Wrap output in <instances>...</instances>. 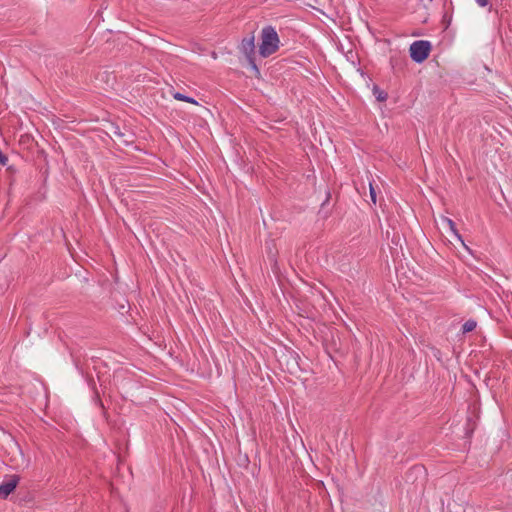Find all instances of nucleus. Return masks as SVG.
I'll return each instance as SVG.
<instances>
[{
  "label": "nucleus",
  "instance_id": "obj_1",
  "mask_svg": "<svg viewBox=\"0 0 512 512\" xmlns=\"http://www.w3.org/2000/svg\"><path fill=\"white\" fill-rule=\"evenodd\" d=\"M279 37L275 29L271 26L263 28L261 33V44L259 53L262 57H268L279 49Z\"/></svg>",
  "mask_w": 512,
  "mask_h": 512
},
{
  "label": "nucleus",
  "instance_id": "obj_10",
  "mask_svg": "<svg viewBox=\"0 0 512 512\" xmlns=\"http://www.w3.org/2000/svg\"><path fill=\"white\" fill-rule=\"evenodd\" d=\"M7 163H8L7 156L5 154H3L2 151L0 150V164L2 166H5V165H7Z\"/></svg>",
  "mask_w": 512,
  "mask_h": 512
},
{
  "label": "nucleus",
  "instance_id": "obj_7",
  "mask_svg": "<svg viewBox=\"0 0 512 512\" xmlns=\"http://www.w3.org/2000/svg\"><path fill=\"white\" fill-rule=\"evenodd\" d=\"M477 326V323L474 320H468L463 324L462 330L463 333H468L473 331Z\"/></svg>",
  "mask_w": 512,
  "mask_h": 512
},
{
  "label": "nucleus",
  "instance_id": "obj_9",
  "mask_svg": "<svg viewBox=\"0 0 512 512\" xmlns=\"http://www.w3.org/2000/svg\"><path fill=\"white\" fill-rule=\"evenodd\" d=\"M369 188H370L371 201L373 204H376V191H375V188L373 187L372 183L369 184Z\"/></svg>",
  "mask_w": 512,
  "mask_h": 512
},
{
  "label": "nucleus",
  "instance_id": "obj_3",
  "mask_svg": "<svg viewBox=\"0 0 512 512\" xmlns=\"http://www.w3.org/2000/svg\"><path fill=\"white\" fill-rule=\"evenodd\" d=\"M241 52L246 56L250 63L253 64V67L257 70L256 65L254 64L253 56L255 54V36L251 34L242 39L240 45Z\"/></svg>",
  "mask_w": 512,
  "mask_h": 512
},
{
  "label": "nucleus",
  "instance_id": "obj_5",
  "mask_svg": "<svg viewBox=\"0 0 512 512\" xmlns=\"http://www.w3.org/2000/svg\"><path fill=\"white\" fill-rule=\"evenodd\" d=\"M441 220V224L442 226L445 228L447 227L454 235L455 237L462 243V245L468 250L470 251L469 247L464 243L461 235L458 233L457 229H456V225L454 223L453 220L445 217V216H441L440 218Z\"/></svg>",
  "mask_w": 512,
  "mask_h": 512
},
{
  "label": "nucleus",
  "instance_id": "obj_2",
  "mask_svg": "<svg viewBox=\"0 0 512 512\" xmlns=\"http://www.w3.org/2000/svg\"><path fill=\"white\" fill-rule=\"evenodd\" d=\"M410 57L417 63L425 61L431 51V44L429 41L418 40L410 45Z\"/></svg>",
  "mask_w": 512,
  "mask_h": 512
},
{
  "label": "nucleus",
  "instance_id": "obj_6",
  "mask_svg": "<svg viewBox=\"0 0 512 512\" xmlns=\"http://www.w3.org/2000/svg\"><path fill=\"white\" fill-rule=\"evenodd\" d=\"M173 98L178 100V101H185V102H188V103H191V104H195L197 105L198 102L191 98V97H188V96H185L184 94L180 93V92H176L173 94Z\"/></svg>",
  "mask_w": 512,
  "mask_h": 512
},
{
  "label": "nucleus",
  "instance_id": "obj_12",
  "mask_svg": "<svg viewBox=\"0 0 512 512\" xmlns=\"http://www.w3.org/2000/svg\"><path fill=\"white\" fill-rule=\"evenodd\" d=\"M413 471L416 472V473H421L423 471V467L421 466H415L413 468Z\"/></svg>",
  "mask_w": 512,
  "mask_h": 512
},
{
  "label": "nucleus",
  "instance_id": "obj_8",
  "mask_svg": "<svg viewBox=\"0 0 512 512\" xmlns=\"http://www.w3.org/2000/svg\"><path fill=\"white\" fill-rule=\"evenodd\" d=\"M373 93L376 96L378 101H385L387 99V93L380 90L378 87H374Z\"/></svg>",
  "mask_w": 512,
  "mask_h": 512
},
{
  "label": "nucleus",
  "instance_id": "obj_11",
  "mask_svg": "<svg viewBox=\"0 0 512 512\" xmlns=\"http://www.w3.org/2000/svg\"><path fill=\"white\" fill-rule=\"evenodd\" d=\"M480 7H486L489 4V0H475Z\"/></svg>",
  "mask_w": 512,
  "mask_h": 512
},
{
  "label": "nucleus",
  "instance_id": "obj_4",
  "mask_svg": "<svg viewBox=\"0 0 512 512\" xmlns=\"http://www.w3.org/2000/svg\"><path fill=\"white\" fill-rule=\"evenodd\" d=\"M19 477L16 475L11 476L0 485V498H7L16 488Z\"/></svg>",
  "mask_w": 512,
  "mask_h": 512
}]
</instances>
